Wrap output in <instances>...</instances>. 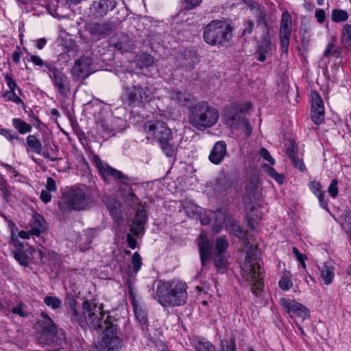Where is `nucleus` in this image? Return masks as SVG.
Returning a JSON list of instances; mask_svg holds the SVG:
<instances>
[{
  "instance_id": "obj_1",
  "label": "nucleus",
  "mask_w": 351,
  "mask_h": 351,
  "mask_svg": "<svg viewBox=\"0 0 351 351\" xmlns=\"http://www.w3.org/2000/svg\"><path fill=\"white\" fill-rule=\"evenodd\" d=\"M121 99L130 108H143L154 97L158 88L148 75L139 72H129L122 88Z\"/></svg>"
},
{
  "instance_id": "obj_2",
  "label": "nucleus",
  "mask_w": 351,
  "mask_h": 351,
  "mask_svg": "<svg viewBox=\"0 0 351 351\" xmlns=\"http://www.w3.org/2000/svg\"><path fill=\"white\" fill-rule=\"evenodd\" d=\"M95 315V324H87V327L101 331V340L97 346L99 351H120L123 347L119 319L105 313L103 305H99V313Z\"/></svg>"
},
{
  "instance_id": "obj_3",
  "label": "nucleus",
  "mask_w": 351,
  "mask_h": 351,
  "mask_svg": "<svg viewBox=\"0 0 351 351\" xmlns=\"http://www.w3.org/2000/svg\"><path fill=\"white\" fill-rule=\"evenodd\" d=\"M92 162L106 183H108L111 178L114 180L118 191L126 204L130 206L139 204V199L135 195L133 189V186L136 185L134 178L108 165H104L97 155H93Z\"/></svg>"
},
{
  "instance_id": "obj_4",
  "label": "nucleus",
  "mask_w": 351,
  "mask_h": 351,
  "mask_svg": "<svg viewBox=\"0 0 351 351\" xmlns=\"http://www.w3.org/2000/svg\"><path fill=\"white\" fill-rule=\"evenodd\" d=\"M188 286L180 280H159L154 298L163 307H175L184 305L188 298Z\"/></svg>"
},
{
  "instance_id": "obj_5",
  "label": "nucleus",
  "mask_w": 351,
  "mask_h": 351,
  "mask_svg": "<svg viewBox=\"0 0 351 351\" xmlns=\"http://www.w3.org/2000/svg\"><path fill=\"white\" fill-rule=\"evenodd\" d=\"M64 304L69 308V315L71 321L82 328L86 329L87 324H95V315L99 313L98 306L95 300H86L82 304V312L77 310V301L72 293H67Z\"/></svg>"
},
{
  "instance_id": "obj_6",
  "label": "nucleus",
  "mask_w": 351,
  "mask_h": 351,
  "mask_svg": "<svg viewBox=\"0 0 351 351\" xmlns=\"http://www.w3.org/2000/svg\"><path fill=\"white\" fill-rule=\"evenodd\" d=\"M219 117L217 110L207 101H201L189 106V123L199 131L212 128L218 121Z\"/></svg>"
},
{
  "instance_id": "obj_7",
  "label": "nucleus",
  "mask_w": 351,
  "mask_h": 351,
  "mask_svg": "<svg viewBox=\"0 0 351 351\" xmlns=\"http://www.w3.org/2000/svg\"><path fill=\"white\" fill-rule=\"evenodd\" d=\"M40 328L38 340L40 343L45 346H51L55 350H58L65 342L64 335H58V329L52 319L45 312H41L40 319L37 322Z\"/></svg>"
},
{
  "instance_id": "obj_8",
  "label": "nucleus",
  "mask_w": 351,
  "mask_h": 351,
  "mask_svg": "<svg viewBox=\"0 0 351 351\" xmlns=\"http://www.w3.org/2000/svg\"><path fill=\"white\" fill-rule=\"evenodd\" d=\"M58 206L62 212L67 213L87 210L90 208V202L83 189L73 186L63 193L62 199Z\"/></svg>"
},
{
  "instance_id": "obj_9",
  "label": "nucleus",
  "mask_w": 351,
  "mask_h": 351,
  "mask_svg": "<svg viewBox=\"0 0 351 351\" xmlns=\"http://www.w3.org/2000/svg\"><path fill=\"white\" fill-rule=\"evenodd\" d=\"M232 26L223 21H213L207 25L204 32V38L207 44H223L228 42L232 36Z\"/></svg>"
},
{
  "instance_id": "obj_10",
  "label": "nucleus",
  "mask_w": 351,
  "mask_h": 351,
  "mask_svg": "<svg viewBox=\"0 0 351 351\" xmlns=\"http://www.w3.org/2000/svg\"><path fill=\"white\" fill-rule=\"evenodd\" d=\"M262 274L261 266L258 263L249 262L243 267V276L246 280L251 282L252 292L257 297L263 287Z\"/></svg>"
},
{
  "instance_id": "obj_11",
  "label": "nucleus",
  "mask_w": 351,
  "mask_h": 351,
  "mask_svg": "<svg viewBox=\"0 0 351 351\" xmlns=\"http://www.w3.org/2000/svg\"><path fill=\"white\" fill-rule=\"evenodd\" d=\"M93 58L89 56L88 51L80 56L75 61L71 68V74L75 81H81L87 78L93 72Z\"/></svg>"
},
{
  "instance_id": "obj_12",
  "label": "nucleus",
  "mask_w": 351,
  "mask_h": 351,
  "mask_svg": "<svg viewBox=\"0 0 351 351\" xmlns=\"http://www.w3.org/2000/svg\"><path fill=\"white\" fill-rule=\"evenodd\" d=\"M280 303L295 323L297 319L303 322L310 317L309 310L301 303L285 298L280 300Z\"/></svg>"
},
{
  "instance_id": "obj_13",
  "label": "nucleus",
  "mask_w": 351,
  "mask_h": 351,
  "mask_svg": "<svg viewBox=\"0 0 351 351\" xmlns=\"http://www.w3.org/2000/svg\"><path fill=\"white\" fill-rule=\"evenodd\" d=\"M143 130L149 136H153L158 142L162 140H167L171 137L172 132L166 123L162 121H147L143 125Z\"/></svg>"
},
{
  "instance_id": "obj_14",
  "label": "nucleus",
  "mask_w": 351,
  "mask_h": 351,
  "mask_svg": "<svg viewBox=\"0 0 351 351\" xmlns=\"http://www.w3.org/2000/svg\"><path fill=\"white\" fill-rule=\"evenodd\" d=\"M116 24L112 21H104L101 23H90L86 25V29L89 32L91 38L99 40L106 36H109L114 32Z\"/></svg>"
},
{
  "instance_id": "obj_15",
  "label": "nucleus",
  "mask_w": 351,
  "mask_h": 351,
  "mask_svg": "<svg viewBox=\"0 0 351 351\" xmlns=\"http://www.w3.org/2000/svg\"><path fill=\"white\" fill-rule=\"evenodd\" d=\"M51 80L56 91L61 96L67 97L69 95L70 80L62 70H55Z\"/></svg>"
},
{
  "instance_id": "obj_16",
  "label": "nucleus",
  "mask_w": 351,
  "mask_h": 351,
  "mask_svg": "<svg viewBox=\"0 0 351 351\" xmlns=\"http://www.w3.org/2000/svg\"><path fill=\"white\" fill-rule=\"evenodd\" d=\"M178 66L185 70L193 69L200 61V56L196 50L186 49L178 53L177 57Z\"/></svg>"
},
{
  "instance_id": "obj_17",
  "label": "nucleus",
  "mask_w": 351,
  "mask_h": 351,
  "mask_svg": "<svg viewBox=\"0 0 351 351\" xmlns=\"http://www.w3.org/2000/svg\"><path fill=\"white\" fill-rule=\"evenodd\" d=\"M117 6L115 0L94 1L90 7V12L94 18L101 19L113 10Z\"/></svg>"
},
{
  "instance_id": "obj_18",
  "label": "nucleus",
  "mask_w": 351,
  "mask_h": 351,
  "mask_svg": "<svg viewBox=\"0 0 351 351\" xmlns=\"http://www.w3.org/2000/svg\"><path fill=\"white\" fill-rule=\"evenodd\" d=\"M292 32V19L287 11L282 12L280 22L279 36L280 44H289Z\"/></svg>"
},
{
  "instance_id": "obj_19",
  "label": "nucleus",
  "mask_w": 351,
  "mask_h": 351,
  "mask_svg": "<svg viewBox=\"0 0 351 351\" xmlns=\"http://www.w3.org/2000/svg\"><path fill=\"white\" fill-rule=\"evenodd\" d=\"M102 201L105 204L106 208L109 211L110 215L113 218L114 221L117 223H120L121 222H122V204L119 202H118L115 198L109 195L104 196Z\"/></svg>"
},
{
  "instance_id": "obj_20",
  "label": "nucleus",
  "mask_w": 351,
  "mask_h": 351,
  "mask_svg": "<svg viewBox=\"0 0 351 351\" xmlns=\"http://www.w3.org/2000/svg\"><path fill=\"white\" fill-rule=\"evenodd\" d=\"M200 261L202 266H206L211 259L213 245L204 234H200L197 241Z\"/></svg>"
},
{
  "instance_id": "obj_21",
  "label": "nucleus",
  "mask_w": 351,
  "mask_h": 351,
  "mask_svg": "<svg viewBox=\"0 0 351 351\" xmlns=\"http://www.w3.org/2000/svg\"><path fill=\"white\" fill-rule=\"evenodd\" d=\"M243 112H239L234 115L227 114L225 123L232 129L243 128L246 130V134L249 136L252 132V128L247 119L242 115Z\"/></svg>"
},
{
  "instance_id": "obj_22",
  "label": "nucleus",
  "mask_w": 351,
  "mask_h": 351,
  "mask_svg": "<svg viewBox=\"0 0 351 351\" xmlns=\"http://www.w3.org/2000/svg\"><path fill=\"white\" fill-rule=\"evenodd\" d=\"M147 220L146 210L144 208L138 209L132 221L130 231L136 237L144 233L145 226Z\"/></svg>"
},
{
  "instance_id": "obj_23",
  "label": "nucleus",
  "mask_w": 351,
  "mask_h": 351,
  "mask_svg": "<svg viewBox=\"0 0 351 351\" xmlns=\"http://www.w3.org/2000/svg\"><path fill=\"white\" fill-rule=\"evenodd\" d=\"M227 145L223 141L215 143L208 156L209 160L215 165H219L227 155Z\"/></svg>"
},
{
  "instance_id": "obj_24",
  "label": "nucleus",
  "mask_w": 351,
  "mask_h": 351,
  "mask_svg": "<svg viewBox=\"0 0 351 351\" xmlns=\"http://www.w3.org/2000/svg\"><path fill=\"white\" fill-rule=\"evenodd\" d=\"M14 258L22 266L28 267L33 258V249L27 245L26 247L16 249L12 251Z\"/></svg>"
},
{
  "instance_id": "obj_25",
  "label": "nucleus",
  "mask_w": 351,
  "mask_h": 351,
  "mask_svg": "<svg viewBox=\"0 0 351 351\" xmlns=\"http://www.w3.org/2000/svg\"><path fill=\"white\" fill-rule=\"evenodd\" d=\"M89 49L86 51H88L93 60L95 59L99 60L102 62L110 60L113 58L112 53H107L104 45H89Z\"/></svg>"
},
{
  "instance_id": "obj_26",
  "label": "nucleus",
  "mask_w": 351,
  "mask_h": 351,
  "mask_svg": "<svg viewBox=\"0 0 351 351\" xmlns=\"http://www.w3.org/2000/svg\"><path fill=\"white\" fill-rule=\"evenodd\" d=\"M170 98L174 100L179 106H191L194 105V97L188 93H182L180 90H172L170 92Z\"/></svg>"
},
{
  "instance_id": "obj_27",
  "label": "nucleus",
  "mask_w": 351,
  "mask_h": 351,
  "mask_svg": "<svg viewBox=\"0 0 351 351\" xmlns=\"http://www.w3.org/2000/svg\"><path fill=\"white\" fill-rule=\"evenodd\" d=\"M84 232L79 244L80 250L82 252H85L91 247L92 241L97 234V230L94 228L86 230Z\"/></svg>"
},
{
  "instance_id": "obj_28",
  "label": "nucleus",
  "mask_w": 351,
  "mask_h": 351,
  "mask_svg": "<svg viewBox=\"0 0 351 351\" xmlns=\"http://www.w3.org/2000/svg\"><path fill=\"white\" fill-rule=\"evenodd\" d=\"M191 343L196 351H215L216 349L213 343L203 337H194Z\"/></svg>"
},
{
  "instance_id": "obj_29",
  "label": "nucleus",
  "mask_w": 351,
  "mask_h": 351,
  "mask_svg": "<svg viewBox=\"0 0 351 351\" xmlns=\"http://www.w3.org/2000/svg\"><path fill=\"white\" fill-rule=\"evenodd\" d=\"M58 149L56 145L50 142L45 143L41 154L44 158L51 161H58L60 158L58 157Z\"/></svg>"
},
{
  "instance_id": "obj_30",
  "label": "nucleus",
  "mask_w": 351,
  "mask_h": 351,
  "mask_svg": "<svg viewBox=\"0 0 351 351\" xmlns=\"http://www.w3.org/2000/svg\"><path fill=\"white\" fill-rule=\"evenodd\" d=\"M132 304L134 307V312L135 314V317L139 324L141 325L142 330H148V322H147V313L141 308H138L135 300H132Z\"/></svg>"
},
{
  "instance_id": "obj_31",
  "label": "nucleus",
  "mask_w": 351,
  "mask_h": 351,
  "mask_svg": "<svg viewBox=\"0 0 351 351\" xmlns=\"http://www.w3.org/2000/svg\"><path fill=\"white\" fill-rule=\"evenodd\" d=\"M25 146L27 147V150L28 152L41 154L43 149L42 143L35 135L31 134L26 138Z\"/></svg>"
},
{
  "instance_id": "obj_32",
  "label": "nucleus",
  "mask_w": 351,
  "mask_h": 351,
  "mask_svg": "<svg viewBox=\"0 0 351 351\" xmlns=\"http://www.w3.org/2000/svg\"><path fill=\"white\" fill-rule=\"evenodd\" d=\"M167 140H162L158 142L161 149L166 156L171 158L175 155L176 146L173 142V136L167 138Z\"/></svg>"
},
{
  "instance_id": "obj_33",
  "label": "nucleus",
  "mask_w": 351,
  "mask_h": 351,
  "mask_svg": "<svg viewBox=\"0 0 351 351\" xmlns=\"http://www.w3.org/2000/svg\"><path fill=\"white\" fill-rule=\"evenodd\" d=\"M45 230V222L44 218L39 214L34 215V221L32 226V234L39 236Z\"/></svg>"
},
{
  "instance_id": "obj_34",
  "label": "nucleus",
  "mask_w": 351,
  "mask_h": 351,
  "mask_svg": "<svg viewBox=\"0 0 351 351\" xmlns=\"http://www.w3.org/2000/svg\"><path fill=\"white\" fill-rule=\"evenodd\" d=\"M154 58L152 56L147 53H142L136 55V66L139 69L148 68L154 64Z\"/></svg>"
},
{
  "instance_id": "obj_35",
  "label": "nucleus",
  "mask_w": 351,
  "mask_h": 351,
  "mask_svg": "<svg viewBox=\"0 0 351 351\" xmlns=\"http://www.w3.org/2000/svg\"><path fill=\"white\" fill-rule=\"evenodd\" d=\"M335 220L346 233L351 230V210L349 209L343 210L339 219Z\"/></svg>"
},
{
  "instance_id": "obj_36",
  "label": "nucleus",
  "mask_w": 351,
  "mask_h": 351,
  "mask_svg": "<svg viewBox=\"0 0 351 351\" xmlns=\"http://www.w3.org/2000/svg\"><path fill=\"white\" fill-rule=\"evenodd\" d=\"M213 263L217 270L219 273H224L227 268L228 260L224 253L215 252Z\"/></svg>"
},
{
  "instance_id": "obj_37",
  "label": "nucleus",
  "mask_w": 351,
  "mask_h": 351,
  "mask_svg": "<svg viewBox=\"0 0 351 351\" xmlns=\"http://www.w3.org/2000/svg\"><path fill=\"white\" fill-rule=\"evenodd\" d=\"M319 269L324 283L327 285H330L335 277L333 267L324 263L322 267H319Z\"/></svg>"
},
{
  "instance_id": "obj_38",
  "label": "nucleus",
  "mask_w": 351,
  "mask_h": 351,
  "mask_svg": "<svg viewBox=\"0 0 351 351\" xmlns=\"http://www.w3.org/2000/svg\"><path fill=\"white\" fill-rule=\"evenodd\" d=\"M343 47L341 45H327L324 51L323 58L333 57L335 58H341Z\"/></svg>"
},
{
  "instance_id": "obj_39",
  "label": "nucleus",
  "mask_w": 351,
  "mask_h": 351,
  "mask_svg": "<svg viewBox=\"0 0 351 351\" xmlns=\"http://www.w3.org/2000/svg\"><path fill=\"white\" fill-rule=\"evenodd\" d=\"M13 127L21 134H25L32 130V126L21 119L20 118H14L12 121Z\"/></svg>"
},
{
  "instance_id": "obj_40",
  "label": "nucleus",
  "mask_w": 351,
  "mask_h": 351,
  "mask_svg": "<svg viewBox=\"0 0 351 351\" xmlns=\"http://www.w3.org/2000/svg\"><path fill=\"white\" fill-rule=\"evenodd\" d=\"M244 202V208L246 213V215L248 219V222L250 223L251 221H256L261 219V216L258 214H253V212L255 210V206L252 203L250 198H245L243 199Z\"/></svg>"
},
{
  "instance_id": "obj_41",
  "label": "nucleus",
  "mask_w": 351,
  "mask_h": 351,
  "mask_svg": "<svg viewBox=\"0 0 351 351\" xmlns=\"http://www.w3.org/2000/svg\"><path fill=\"white\" fill-rule=\"evenodd\" d=\"M219 348L224 351H237L236 336L232 335L228 338L221 339Z\"/></svg>"
},
{
  "instance_id": "obj_42",
  "label": "nucleus",
  "mask_w": 351,
  "mask_h": 351,
  "mask_svg": "<svg viewBox=\"0 0 351 351\" xmlns=\"http://www.w3.org/2000/svg\"><path fill=\"white\" fill-rule=\"evenodd\" d=\"M12 189L13 188L0 173V191L1 193V197L6 202H8L9 197L12 195Z\"/></svg>"
},
{
  "instance_id": "obj_43",
  "label": "nucleus",
  "mask_w": 351,
  "mask_h": 351,
  "mask_svg": "<svg viewBox=\"0 0 351 351\" xmlns=\"http://www.w3.org/2000/svg\"><path fill=\"white\" fill-rule=\"evenodd\" d=\"M239 112H243V105L239 103H232L226 106L223 109V117L224 121H226L227 114L234 115Z\"/></svg>"
},
{
  "instance_id": "obj_44",
  "label": "nucleus",
  "mask_w": 351,
  "mask_h": 351,
  "mask_svg": "<svg viewBox=\"0 0 351 351\" xmlns=\"http://www.w3.org/2000/svg\"><path fill=\"white\" fill-rule=\"evenodd\" d=\"M215 182L214 190L219 194L224 193L231 186L230 181L226 178L217 179Z\"/></svg>"
},
{
  "instance_id": "obj_45",
  "label": "nucleus",
  "mask_w": 351,
  "mask_h": 351,
  "mask_svg": "<svg viewBox=\"0 0 351 351\" xmlns=\"http://www.w3.org/2000/svg\"><path fill=\"white\" fill-rule=\"evenodd\" d=\"M265 171L273 179H274L279 184L284 183L285 177L283 174L278 173L274 168L270 167L267 164L263 166Z\"/></svg>"
},
{
  "instance_id": "obj_46",
  "label": "nucleus",
  "mask_w": 351,
  "mask_h": 351,
  "mask_svg": "<svg viewBox=\"0 0 351 351\" xmlns=\"http://www.w3.org/2000/svg\"><path fill=\"white\" fill-rule=\"evenodd\" d=\"M348 14L346 11L340 9H333L331 13V20L335 23L347 21Z\"/></svg>"
},
{
  "instance_id": "obj_47",
  "label": "nucleus",
  "mask_w": 351,
  "mask_h": 351,
  "mask_svg": "<svg viewBox=\"0 0 351 351\" xmlns=\"http://www.w3.org/2000/svg\"><path fill=\"white\" fill-rule=\"evenodd\" d=\"M311 117L315 125H320L324 119V108L311 109Z\"/></svg>"
},
{
  "instance_id": "obj_48",
  "label": "nucleus",
  "mask_w": 351,
  "mask_h": 351,
  "mask_svg": "<svg viewBox=\"0 0 351 351\" xmlns=\"http://www.w3.org/2000/svg\"><path fill=\"white\" fill-rule=\"evenodd\" d=\"M229 246L228 241H227L225 236L219 237L216 239V243L215 246V250L217 253H224Z\"/></svg>"
},
{
  "instance_id": "obj_49",
  "label": "nucleus",
  "mask_w": 351,
  "mask_h": 351,
  "mask_svg": "<svg viewBox=\"0 0 351 351\" xmlns=\"http://www.w3.org/2000/svg\"><path fill=\"white\" fill-rule=\"evenodd\" d=\"M78 45H64L65 51L62 52L60 54V56L62 59H65L66 56H68L69 58H75L78 56Z\"/></svg>"
},
{
  "instance_id": "obj_50",
  "label": "nucleus",
  "mask_w": 351,
  "mask_h": 351,
  "mask_svg": "<svg viewBox=\"0 0 351 351\" xmlns=\"http://www.w3.org/2000/svg\"><path fill=\"white\" fill-rule=\"evenodd\" d=\"M45 304L51 307L52 309H58L62 305V301L60 298L56 296L47 295L44 298Z\"/></svg>"
},
{
  "instance_id": "obj_51",
  "label": "nucleus",
  "mask_w": 351,
  "mask_h": 351,
  "mask_svg": "<svg viewBox=\"0 0 351 351\" xmlns=\"http://www.w3.org/2000/svg\"><path fill=\"white\" fill-rule=\"evenodd\" d=\"M271 45H258L257 52L258 56L257 60L260 62H264L267 56L271 53Z\"/></svg>"
},
{
  "instance_id": "obj_52",
  "label": "nucleus",
  "mask_w": 351,
  "mask_h": 351,
  "mask_svg": "<svg viewBox=\"0 0 351 351\" xmlns=\"http://www.w3.org/2000/svg\"><path fill=\"white\" fill-rule=\"evenodd\" d=\"M311 109H319L324 107L323 101L317 92L311 93Z\"/></svg>"
},
{
  "instance_id": "obj_53",
  "label": "nucleus",
  "mask_w": 351,
  "mask_h": 351,
  "mask_svg": "<svg viewBox=\"0 0 351 351\" xmlns=\"http://www.w3.org/2000/svg\"><path fill=\"white\" fill-rule=\"evenodd\" d=\"M132 265L133 267V270L136 274L138 271L141 269L142 266V258L140 256L139 253L136 252L133 254L132 257Z\"/></svg>"
},
{
  "instance_id": "obj_54",
  "label": "nucleus",
  "mask_w": 351,
  "mask_h": 351,
  "mask_svg": "<svg viewBox=\"0 0 351 351\" xmlns=\"http://www.w3.org/2000/svg\"><path fill=\"white\" fill-rule=\"evenodd\" d=\"M298 147L295 141H290L286 148V154L291 160L298 156Z\"/></svg>"
},
{
  "instance_id": "obj_55",
  "label": "nucleus",
  "mask_w": 351,
  "mask_h": 351,
  "mask_svg": "<svg viewBox=\"0 0 351 351\" xmlns=\"http://www.w3.org/2000/svg\"><path fill=\"white\" fill-rule=\"evenodd\" d=\"M230 226L234 236L237 237L238 238L243 237L244 234V230L237 221L232 220L230 223Z\"/></svg>"
},
{
  "instance_id": "obj_56",
  "label": "nucleus",
  "mask_w": 351,
  "mask_h": 351,
  "mask_svg": "<svg viewBox=\"0 0 351 351\" xmlns=\"http://www.w3.org/2000/svg\"><path fill=\"white\" fill-rule=\"evenodd\" d=\"M0 134L9 141H12L13 139L22 141V138H21L16 132L10 129L3 128L0 130Z\"/></svg>"
},
{
  "instance_id": "obj_57",
  "label": "nucleus",
  "mask_w": 351,
  "mask_h": 351,
  "mask_svg": "<svg viewBox=\"0 0 351 351\" xmlns=\"http://www.w3.org/2000/svg\"><path fill=\"white\" fill-rule=\"evenodd\" d=\"M337 184L338 180L333 179L328 187V193L332 198H336L338 195L339 189Z\"/></svg>"
},
{
  "instance_id": "obj_58",
  "label": "nucleus",
  "mask_w": 351,
  "mask_h": 351,
  "mask_svg": "<svg viewBox=\"0 0 351 351\" xmlns=\"http://www.w3.org/2000/svg\"><path fill=\"white\" fill-rule=\"evenodd\" d=\"M342 40L348 44H351V25H344L342 30Z\"/></svg>"
},
{
  "instance_id": "obj_59",
  "label": "nucleus",
  "mask_w": 351,
  "mask_h": 351,
  "mask_svg": "<svg viewBox=\"0 0 351 351\" xmlns=\"http://www.w3.org/2000/svg\"><path fill=\"white\" fill-rule=\"evenodd\" d=\"M292 285L291 280L288 277L282 278L278 282L279 287L284 291H288Z\"/></svg>"
},
{
  "instance_id": "obj_60",
  "label": "nucleus",
  "mask_w": 351,
  "mask_h": 351,
  "mask_svg": "<svg viewBox=\"0 0 351 351\" xmlns=\"http://www.w3.org/2000/svg\"><path fill=\"white\" fill-rule=\"evenodd\" d=\"M291 160L295 168L298 169L302 172H305L306 171V168L305 167L303 160L298 157V156L291 159Z\"/></svg>"
},
{
  "instance_id": "obj_61",
  "label": "nucleus",
  "mask_w": 351,
  "mask_h": 351,
  "mask_svg": "<svg viewBox=\"0 0 351 351\" xmlns=\"http://www.w3.org/2000/svg\"><path fill=\"white\" fill-rule=\"evenodd\" d=\"M4 97L8 98V100L14 102L16 104H23V100L16 95L14 90L6 91L4 93Z\"/></svg>"
},
{
  "instance_id": "obj_62",
  "label": "nucleus",
  "mask_w": 351,
  "mask_h": 351,
  "mask_svg": "<svg viewBox=\"0 0 351 351\" xmlns=\"http://www.w3.org/2000/svg\"><path fill=\"white\" fill-rule=\"evenodd\" d=\"M125 283H126V285L128 289L129 296H130V300L131 301L134 300H135V293H134V279H133L132 278H128L126 280Z\"/></svg>"
},
{
  "instance_id": "obj_63",
  "label": "nucleus",
  "mask_w": 351,
  "mask_h": 351,
  "mask_svg": "<svg viewBox=\"0 0 351 351\" xmlns=\"http://www.w3.org/2000/svg\"><path fill=\"white\" fill-rule=\"evenodd\" d=\"M308 187L316 196L323 192V191H322V185L317 182L311 181L308 183Z\"/></svg>"
},
{
  "instance_id": "obj_64",
  "label": "nucleus",
  "mask_w": 351,
  "mask_h": 351,
  "mask_svg": "<svg viewBox=\"0 0 351 351\" xmlns=\"http://www.w3.org/2000/svg\"><path fill=\"white\" fill-rule=\"evenodd\" d=\"M260 156L265 160H267L271 165H275L274 158L270 155L269 151L265 148L262 147L260 150Z\"/></svg>"
}]
</instances>
